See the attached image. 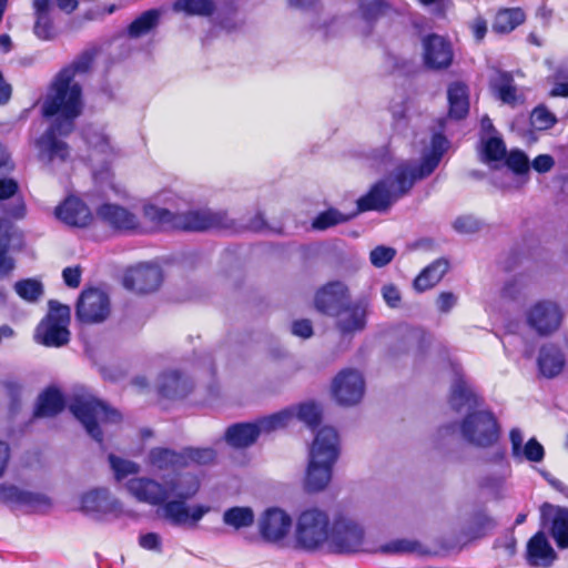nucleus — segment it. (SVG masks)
I'll list each match as a JSON object with an SVG mask.
<instances>
[{
    "label": "nucleus",
    "instance_id": "obj_1",
    "mask_svg": "<svg viewBox=\"0 0 568 568\" xmlns=\"http://www.w3.org/2000/svg\"><path fill=\"white\" fill-rule=\"evenodd\" d=\"M128 490L136 500L151 506H161L164 517L175 526L187 523L195 525L210 507L195 505L192 508L187 501L194 498L201 488L200 477L192 471L182 469L163 477V481L148 477L132 478L126 484Z\"/></svg>",
    "mask_w": 568,
    "mask_h": 568
},
{
    "label": "nucleus",
    "instance_id": "obj_2",
    "mask_svg": "<svg viewBox=\"0 0 568 568\" xmlns=\"http://www.w3.org/2000/svg\"><path fill=\"white\" fill-rule=\"evenodd\" d=\"M143 216L158 231L209 232L233 230L235 224L226 211L196 209L174 213L154 204L143 206Z\"/></svg>",
    "mask_w": 568,
    "mask_h": 568
},
{
    "label": "nucleus",
    "instance_id": "obj_3",
    "mask_svg": "<svg viewBox=\"0 0 568 568\" xmlns=\"http://www.w3.org/2000/svg\"><path fill=\"white\" fill-rule=\"evenodd\" d=\"M339 457V436L331 426L321 427L310 447L308 464L304 476V489L308 493L324 490Z\"/></svg>",
    "mask_w": 568,
    "mask_h": 568
},
{
    "label": "nucleus",
    "instance_id": "obj_4",
    "mask_svg": "<svg viewBox=\"0 0 568 568\" xmlns=\"http://www.w3.org/2000/svg\"><path fill=\"white\" fill-rule=\"evenodd\" d=\"M84 110L82 85L55 74L41 102V115L51 123L75 128Z\"/></svg>",
    "mask_w": 568,
    "mask_h": 568
},
{
    "label": "nucleus",
    "instance_id": "obj_5",
    "mask_svg": "<svg viewBox=\"0 0 568 568\" xmlns=\"http://www.w3.org/2000/svg\"><path fill=\"white\" fill-rule=\"evenodd\" d=\"M69 410L81 423L87 434L100 445L103 444L104 435L98 419L103 424L122 422V415L118 409L90 394L74 395L69 404Z\"/></svg>",
    "mask_w": 568,
    "mask_h": 568
},
{
    "label": "nucleus",
    "instance_id": "obj_6",
    "mask_svg": "<svg viewBox=\"0 0 568 568\" xmlns=\"http://www.w3.org/2000/svg\"><path fill=\"white\" fill-rule=\"evenodd\" d=\"M331 530L328 514L317 507H308L296 518L295 546L307 552L317 551L329 540Z\"/></svg>",
    "mask_w": 568,
    "mask_h": 568
},
{
    "label": "nucleus",
    "instance_id": "obj_7",
    "mask_svg": "<svg viewBox=\"0 0 568 568\" xmlns=\"http://www.w3.org/2000/svg\"><path fill=\"white\" fill-rule=\"evenodd\" d=\"M463 437L471 445L489 448L498 443L501 426L490 409L469 410L459 424Z\"/></svg>",
    "mask_w": 568,
    "mask_h": 568
},
{
    "label": "nucleus",
    "instance_id": "obj_8",
    "mask_svg": "<svg viewBox=\"0 0 568 568\" xmlns=\"http://www.w3.org/2000/svg\"><path fill=\"white\" fill-rule=\"evenodd\" d=\"M70 307L58 301L49 302V312L37 326L36 336L47 347H61L69 343Z\"/></svg>",
    "mask_w": 568,
    "mask_h": 568
},
{
    "label": "nucleus",
    "instance_id": "obj_9",
    "mask_svg": "<svg viewBox=\"0 0 568 568\" xmlns=\"http://www.w3.org/2000/svg\"><path fill=\"white\" fill-rule=\"evenodd\" d=\"M110 315L109 296L97 287L83 290L75 305V317L82 324L102 323Z\"/></svg>",
    "mask_w": 568,
    "mask_h": 568
},
{
    "label": "nucleus",
    "instance_id": "obj_10",
    "mask_svg": "<svg viewBox=\"0 0 568 568\" xmlns=\"http://www.w3.org/2000/svg\"><path fill=\"white\" fill-rule=\"evenodd\" d=\"M74 130L73 126L50 122L37 140L36 144L39 152L50 162L54 160L65 162L70 156V146L63 139L68 138Z\"/></svg>",
    "mask_w": 568,
    "mask_h": 568
},
{
    "label": "nucleus",
    "instance_id": "obj_11",
    "mask_svg": "<svg viewBox=\"0 0 568 568\" xmlns=\"http://www.w3.org/2000/svg\"><path fill=\"white\" fill-rule=\"evenodd\" d=\"M365 382L359 372L353 368L342 369L333 379L332 395L344 406H353L364 396Z\"/></svg>",
    "mask_w": 568,
    "mask_h": 568
},
{
    "label": "nucleus",
    "instance_id": "obj_12",
    "mask_svg": "<svg viewBox=\"0 0 568 568\" xmlns=\"http://www.w3.org/2000/svg\"><path fill=\"white\" fill-rule=\"evenodd\" d=\"M162 270L154 264L140 263L129 267L123 275V286L136 294L155 292L162 284Z\"/></svg>",
    "mask_w": 568,
    "mask_h": 568
},
{
    "label": "nucleus",
    "instance_id": "obj_13",
    "mask_svg": "<svg viewBox=\"0 0 568 568\" xmlns=\"http://www.w3.org/2000/svg\"><path fill=\"white\" fill-rule=\"evenodd\" d=\"M527 324L540 336L556 332L562 322V312L558 304L550 301H539L527 312Z\"/></svg>",
    "mask_w": 568,
    "mask_h": 568
},
{
    "label": "nucleus",
    "instance_id": "obj_14",
    "mask_svg": "<svg viewBox=\"0 0 568 568\" xmlns=\"http://www.w3.org/2000/svg\"><path fill=\"white\" fill-rule=\"evenodd\" d=\"M349 301V290L341 281H332L320 287L314 297L315 308L328 316H341Z\"/></svg>",
    "mask_w": 568,
    "mask_h": 568
},
{
    "label": "nucleus",
    "instance_id": "obj_15",
    "mask_svg": "<svg viewBox=\"0 0 568 568\" xmlns=\"http://www.w3.org/2000/svg\"><path fill=\"white\" fill-rule=\"evenodd\" d=\"M454 60L452 43L436 33L427 34L423 39V61L429 70L448 69Z\"/></svg>",
    "mask_w": 568,
    "mask_h": 568
},
{
    "label": "nucleus",
    "instance_id": "obj_16",
    "mask_svg": "<svg viewBox=\"0 0 568 568\" xmlns=\"http://www.w3.org/2000/svg\"><path fill=\"white\" fill-rule=\"evenodd\" d=\"M329 538L336 552H356L363 546L364 530L351 520L337 519L332 525Z\"/></svg>",
    "mask_w": 568,
    "mask_h": 568
},
{
    "label": "nucleus",
    "instance_id": "obj_17",
    "mask_svg": "<svg viewBox=\"0 0 568 568\" xmlns=\"http://www.w3.org/2000/svg\"><path fill=\"white\" fill-rule=\"evenodd\" d=\"M97 215L102 223L116 232L129 233L142 230L138 216L119 204L103 203L97 209Z\"/></svg>",
    "mask_w": 568,
    "mask_h": 568
},
{
    "label": "nucleus",
    "instance_id": "obj_18",
    "mask_svg": "<svg viewBox=\"0 0 568 568\" xmlns=\"http://www.w3.org/2000/svg\"><path fill=\"white\" fill-rule=\"evenodd\" d=\"M292 527L291 516L281 508L266 509L258 523L261 537L268 542H278L290 532Z\"/></svg>",
    "mask_w": 568,
    "mask_h": 568
},
{
    "label": "nucleus",
    "instance_id": "obj_19",
    "mask_svg": "<svg viewBox=\"0 0 568 568\" xmlns=\"http://www.w3.org/2000/svg\"><path fill=\"white\" fill-rule=\"evenodd\" d=\"M0 203H3L1 211L8 220L20 221L26 217L27 204L17 180L0 179Z\"/></svg>",
    "mask_w": 568,
    "mask_h": 568
},
{
    "label": "nucleus",
    "instance_id": "obj_20",
    "mask_svg": "<svg viewBox=\"0 0 568 568\" xmlns=\"http://www.w3.org/2000/svg\"><path fill=\"white\" fill-rule=\"evenodd\" d=\"M58 220L72 227H88L93 222L89 206L79 197L67 196L54 210Z\"/></svg>",
    "mask_w": 568,
    "mask_h": 568
},
{
    "label": "nucleus",
    "instance_id": "obj_21",
    "mask_svg": "<svg viewBox=\"0 0 568 568\" xmlns=\"http://www.w3.org/2000/svg\"><path fill=\"white\" fill-rule=\"evenodd\" d=\"M194 388L192 379L180 369H168L160 374L158 393L168 399H183Z\"/></svg>",
    "mask_w": 568,
    "mask_h": 568
},
{
    "label": "nucleus",
    "instance_id": "obj_22",
    "mask_svg": "<svg viewBox=\"0 0 568 568\" xmlns=\"http://www.w3.org/2000/svg\"><path fill=\"white\" fill-rule=\"evenodd\" d=\"M394 202H396V195L385 180H379L356 201L357 206L354 213L357 215L369 211L385 212Z\"/></svg>",
    "mask_w": 568,
    "mask_h": 568
},
{
    "label": "nucleus",
    "instance_id": "obj_23",
    "mask_svg": "<svg viewBox=\"0 0 568 568\" xmlns=\"http://www.w3.org/2000/svg\"><path fill=\"white\" fill-rule=\"evenodd\" d=\"M81 510L101 517L109 514L119 515L122 508L120 501L114 499L108 489L94 488L82 495Z\"/></svg>",
    "mask_w": 568,
    "mask_h": 568
},
{
    "label": "nucleus",
    "instance_id": "obj_24",
    "mask_svg": "<svg viewBox=\"0 0 568 568\" xmlns=\"http://www.w3.org/2000/svg\"><path fill=\"white\" fill-rule=\"evenodd\" d=\"M557 554L548 541L544 531L534 534L526 547V559L531 567H550Z\"/></svg>",
    "mask_w": 568,
    "mask_h": 568
},
{
    "label": "nucleus",
    "instance_id": "obj_25",
    "mask_svg": "<svg viewBox=\"0 0 568 568\" xmlns=\"http://www.w3.org/2000/svg\"><path fill=\"white\" fill-rule=\"evenodd\" d=\"M367 304L363 301H348L343 307V314L335 316L336 327L342 335H351L361 332L366 326Z\"/></svg>",
    "mask_w": 568,
    "mask_h": 568
},
{
    "label": "nucleus",
    "instance_id": "obj_26",
    "mask_svg": "<svg viewBox=\"0 0 568 568\" xmlns=\"http://www.w3.org/2000/svg\"><path fill=\"white\" fill-rule=\"evenodd\" d=\"M100 53L101 48L97 44H91L83 49L69 64L60 69L57 74L70 82H75L77 75L89 74L93 70Z\"/></svg>",
    "mask_w": 568,
    "mask_h": 568
},
{
    "label": "nucleus",
    "instance_id": "obj_27",
    "mask_svg": "<svg viewBox=\"0 0 568 568\" xmlns=\"http://www.w3.org/2000/svg\"><path fill=\"white\" fill-rule=\"evenodd\" d=\"M261 435V427L256 423H234L224 433L226 444L236 449H243L256 443Z\"/></svg>",
    "mask_w": 568,
    "mask_h": 568
},
{
    "label": "nucleus",
    "instance_id": "obj_28",
    "mask_svg": "<svg viewBox=\"0 0 568 568\" xmlns=\"http://www.w3.org/2000/svg\"><path fill=\"white\" fill-rule=\"evenodd\" d=\"M148 463L151 468L160 473L172 471L173 474L184 468L182 450L176 452L166 447L151 448Z\"/></svg>",
    "mask_w": 568,
    "mask_h": 568
},
{
    "label": "nucleus",
    "instance_id": "obj_29",
    "mask_svg": "<svg viewBox=\"0 0 568 568\" xmlns=\"http://www.w3.org/2000/svg\"><path fill=\"white\" fill-rule=\"evenodd\" d=\"M448 115L455 120H463L469 113V90L466 83L455 81L447 89Z\"/></svg>",
    "mask_w": 568,
    "mask_h": 568
},
{
    "label": "nucleus",
    "instance_id": "obj_30",
    "mask_svg": "<svg viewBox=\"0 0 568 568\" xmlns=\"http://www.w3.org/2000/svg\"><path fill=\"white\" fill-rule=\"evenodd\" d=\"M65 408L63 394L55 387L45 388L37 399L34 418L54 417Z\"/></svg>",
    "mask_w": 568,
    "mask_h": 568
},
{
    "label": "nucleus",
    "instance_id": "obj_31",
    "mask_svg": "<svg viewBox=\"0 0 568 568\" xmlns=\"http://www.w3.org/2000/svg\"><path fill=\"white\" fill-rule=\"evenodd\" d=\"M449 268L448 260L440 257L427 265L414 280L413 287L423 293L440 282Z\"/></svg>",
    "mask_w": 568,
    "mask_h": 568
},
{
    "label": "nucleus",
    "instance_id": "obj_32",
    "mask_svg": "<svg viewBox=\"0 0 568 568\" xmlns=\"http://www.w3.org/2000/svg\"><path fill=\"white\" fill-rule=\"evenodd\" d=\"M537 364L542 376L552 378L561 373L565 366V357L556 345H544L539 351Z\"/></svg>",
    "mask_w": 568,
    "mask_h": 568
},
{
    "label": "nucleus",
    "instance_id": "obj_33",
    "mask_svg": "<svg viewBox=\"0 0 568 568\" xmlns=\"http://www.w3.org/2000/svg\"><path fill=\"white\" fill-rule=\"evenodd\" d=\"M449 402L455 410L460 412L465 406H468L470 410L476 409L481 406L484 399L473 390L464 378H458L452 387Z\"/></svg>",
    "mask_w": 568,
    "mask_h": 568
},
{
    "label": "nucleus",
    "instance_id": "obj_34",
    "mask_svg": "<svg viewBox=\"0 0 568 568\" xmlns=\"http://www.w3.org/2000/svg\"><path fill=\"white\" fill-rule=\"evenodd\" d=\"M526 20L525 11L519 8H501L493 20L491 29L497 34H508Z\"/></svg>",
    "mask_w": 568,
    "mask_h": 568
},
{
    "label": "nucleus",
    "instance_id": "obj_35",
    "mask_svg": "<svg viewBox=\"0 0 568 568\" xmlns=\"http://www.w3.org/2000/svg\"><path fill=\"white\" fill-rule=\"evenodd\" d=\"M161 11L159 9H149L138 16L125 30L130 39H139L155 30L160 24Z\"/></svg>",
    "mask_w": 568,
    "mask_h": 568
},
{
    "label": "nucleus",
    "instance_id": "obj_36",
    "mask_svg": "<svg viewBox=\"0 0 568 568\" xmlns=\"http://www.w3.org/2000/svg\"><path fill=\"white\" fill-rule=\"evenodd\" d=\"M496 525V520L485 509H478L471 514L464 534L471 540L480 539L491 532Z\"/></svg>",
    "mask_w": 568,
    "mask_h": 568
},
{
    "label": "nucleus",
    "instance_id": "obj_37",
    "mask_svg": "<svg viewBox=\"0 0 568 568\" xmlns=\"http://www.w3.org/2000/svg\"><path fill=\"white\" fill-rule=\"evenodd\" d=\"M392 10V4L386 0H359L358 2L361 18L369 28Z\"/></svg>",
    "mask_w": 568,
    "mask_h": 568
},
{
    "label": "nucleus",
    "instance_id": "obj_38",
    "mask_svg": "<svg viewBox=\"0 0 568 568\" xmlns=\"http://www.w3.org/2000/svg\"><path fill=\"white\" fill-rule=\"evenodd\" d=\"M549 535L559 549L568 548V508L556 509L550 521Z\"/></svg>",
    "mask_w": 568,
    "mask_h": 568
},
{
    "label": "nucleus",
    "instance_id": "obj_39",
    "mask_svg": "<svg viewBox=\"0 0 568 568\" xmlns=\"http://www.w3.org/2000/svg\"><path fill=\"white\" fill-rule=\"evenodd\" d=\"M356 213H343L336 207H328L320 212L312 221V229L315 231H325L336 225L346 223L354 219Z\"/></svg>",
    "mask_w": 568,
    "mask_h": 568
},
{
    "label": "nucleus",
    "instance_id": "obj_40",
    "mask_svg": "<svg viewBox=\"0 0 568 568\" xmlns=\"http://www.w3.org/2000/svg\"><path fill=\"white\" fill-rule=\"evenodd\" d=\"M254 511L248 506L230 507L223 513L224 525L232 527L235 530L251 527L254 524Z\"/></svg>",
    "mask_w": 568,
    "mask_h": 568
},
{
    "label": "nucleus",
    "instance_id": "obj_41",
    "mask_svg": "<svg viewBox=\"0 0 568 568\" xmlns=\"http://www.w3.org/2000/svg\"><path fill=\"white\" fill-rule=\"evenodd\" d=\"M173 9L186 16L211 17L216 10V4L213 0H175Z\"/></svg>",
    "mask_w": 568,
    "mask_h": 568
},
{
    "label": "nucleus",
    "instance_id": "obj_42",
    "mask_svg": "<svg viewBox=\"0 0 568 568\" xmlns=\"http://www.w3.org/2000/svg\"><path fill=\"white\" fill-rule=\"evenodd\" d=\"M183 466L187 467L190 464L205 466L213 464L216 459V450L212 447H185L182 449Z\"/></svg>",
    "mask_w": 568,
    "mask_h": 568
},
{
    "label": "nucleus",
    "instance_id": "obj_43",
    "mask_svg": "<svg viewBox=\"0 0 568 568\" xmlns=\"http://www.w3.org/2000/svg\"><path fill=\"white\" fill-rule=\"evenodd\" d=\"M0 499L18 505L32 506L40 501V496L14 486H0Z\"/></svg>",
    "mask_w": 568,
    "mask_h": 568
},
{
    "label": "nucleus",
    "instance_id": "obj_44",
    "mask_svg": "<svg viewBox=\"0 0 568 568\" xmlns=\"http://www.w3.org/2000/svg\"><path fill=\"white\" fill-rule=\"evenodd\" d=\"M530 125L532 130L546 131L554 128L558 120L545 104H538L530 112Z\"/></svg>",
    "mask_w": 568,
    "mask_h": 568
},
{
    "label": "nucleus",
    "instance_id": "obj_45",
    "mask_svg": "<svg viewBox=\"0 0 568 568\" xmlns=\"http://www.w3.org/2000/svg\"><path fill=\"white\" fill-rule=\"evenodd\" d=\"M497 97L507 104H515L517 101V89L514 85V78L508 72H500L498 82L494 85Z\"/></svg>",
    "mask_w": 568,
    "mask_h": 568
},
{
    "label": "nucleus",
    "instance_id": "obj_46",
    "mask_svg": "<svg viewBox=\"0 0 568 568\" xmlns=\"http://www.w3.org/2000/svg\"><path fill=\"white\" fill-rule=\"evenodd\" d=\"M294 415L288 410H281L258 419L256 423L261 427L262 433H271L277 429L285 428L293 419Z\"/></svg>",
    "mask_w": 568,
    "mask_h": 568
},
{
    "label": "nucleus",
    "instance_id": "obj_47",
    "mask_svg": "<svg viewBox=\"0 0 568 568\" xmlns=\"http://www.w3.org/2000/svg\"><path fill=\"white\" fill-rule=\"evenodd\" d=\"M14 290L22 300L28 302H36L43 294L41 282L34 278L18 281L14 285Z\"/></svg>",
    "mask_w": 568,
    "mask_h": 568
},
{
    "label": "nucleus",
    "instance_id": "obj_48",
    "mask_svg": "<svg viewBox=\"0 0 568 568\" xmlns=\"http://www.w3.org/2000/svg\"><path fill=\"white\" fill-rule=\"evenodd\" d=\"M33 33L42 41H51L57 37V29L51 14L34 16Z\"/></svg>",
    "mask_w": 568,
    "mask_h": 568
},
{
    "label": "nucleus",
    "instance_id": "obj_49",
    "mask_svg": "<svg viewBox=\"0 0 568 568\" xmlns=\"http://www.w3.org/2000/svg\"><path fill=\"white\" fill-rule=\"evenodd\" d=\"M394 181L397 184V191L394 192L396 201L406 195L416 181H419L412 168H399L395 175Z\"/></svg>",
    "mask_w": 568,
    "mask_h": 568
},
{
    "label": "nucleus",
    "instance_id": "obj_50",
    "mask_svg": "<svg viewBox=\"0 0 568 568\" xmlns=\"http://www.w3.org/2000/svg\"><path fill=\"white\" fill-rule=\"evenodd\" d=\"M109 463L118 481H121L130 475H135L140 470L139 465L134 462L123 459L114 454L109 455Z\"/></svg>",
    "mask_w": 568,
    "mask_h": 568
},
{
    "label": "nucleus",
    "instance_id": "obj_51",
    "mask_svg": "<svg viewBox=\"0 0 568 568\" xmlns=\"http://www.w3.org/2000/svg\"><path fill=\"white\" fill-rule=\"evenodd\" d=\"M483 154L486 161L497 162L505 159L507 149L504 140L499 136L488 138L483 148Z\"/></svg>",
    "mask_w": 568,
    "mask_h": 568
},
{
    "label": "nucleus",
    "instance_id": "obj_52",
    "mask_svg": "<svg viewBox=\"0 0 568 568\" xmlns=\"http://www.w3.org/2000/svg\"><path fill=\"white\" fill-rule=\"evenodd\" d=\"M504 160L507 168L517 175L526 174L529 171V159L527 154L519 149L511 150Z\"/></svg>",
    "mask_w": 568,
    "mask_h": 568
},
{
    "label": "nucleus",
    "instance_id": "obj_53",
    "mask_svg": "<svg viewBox=\"0 0 568 568\" xmlns=\"http://www.w3.org/2000/svg\"><path fill=\"white\" fill-rule=\"evenodd\" d=\"M297 417L311 428H317L322 422V413L316 404L305 403L298 406Z\"/></svg>",
    "mask_w": 568,
    "mask_h": 568
},
{
    "label": "nucleus",
    "instance_id": "obj_54",
    "mask_svg": "<svg viewBox=\"0 0 568 568\" xmlns=\"http://www.w3.org/2000/svg\"><path fill=\"white\" fill-rule=\"evenodd\" d=\"M396 255V250L390 246L378 245L369 253V261L375 267H384L389 264Z\"/></svg>",
    "mask_w": 568,
    "mask_h": 568
},
{
    "label": "nucleus",
    "instance_id": "obj_55",
    "mask_svg": "<svg viewBox=\"0 0 568 568\" xmlns=\"http://www.w3.org/2000/svg\"><path fill=\"white\" fill-rule=\"evenodd\" d=\"M440 159L427 154L423 158L419 165L412 168L418 180L426 179L429 176L436 168L439 165Z\"/></svg>",
    "mask_w": 568,
    "mask_h": 568
},
{
    "label": "nucleus",
    "instance_id": "obj_56",
    "mask_svg": "<svg viewBox=\"0 0 568 568\" xmlns=\"http://www.w3.org/2000/svg\"><path fill=\"white\" fill-rule=\"evenodd\" d=\"M521 455L529 462L539 463L544 459L545 449L536 438H530L523 448Z\"/></svg>",
    "mask_w": 568,
    "mask_h": 568
},
{
    "label": "nucleus",
    "instance_id": "obj_57",
    "mask_svg": "<svg viewBox=\"0 0 568 568\" xmlns=\"http://www.w3.org/2000/svg\"><path fill=\"white\" fill-rule=\"evenodd\" d=\"M453 226L458 233H475L480 229V223L471 216L463 215L454 221Z\"/></svg>",
    "mask_w": 568,
    "mask_h": 568
},
{
    "label": "nucleus",
    "instance_id": "obj_58",
    "mask_svg": "<svg viewBox=\"0 0 568 568\" xmlns=\"http://www.w3.org/2000/svg\"><path fill=\"white\" fill-rule=\"evenodd\" d=\"M382 296L387 306L390 308H397L402 303L400 292L397 286L392 283L385 284L382 287Z\"/></svg>",
    "mask_w": 568,
    "mask_h": 568
},
{
    "label": "nucleus",
    "instance_id": "obj_59",
    "mask_svg": "<svg viewBox=\"0 0 568 568\" xmlns=\"http://www.w3.org/2000/svg\"><path fill=\"white\" fill-rule=\"evenodd\" d=\"M419 547L417 541H412L407 539H397L385 546V549L393 554H405V552H414Z\"/></svg>",
    "mask_w": 568,
    "mask_h": 568
},
{
    "label": "nucleus",
    "instance_id": "obj_60",
    "mask_svg": "<svg viewBox=\"0 0 568 568\" xmlns=\"http://www.w3.org/2000/svg\"><path fill=\"white\" fill-rule=\"evenodd\" d=\"M82 270L80 265L68 266L62 271L64 284L70 288H78L81 284Z\"/></svg>",
    "mask_w": 568,
    "mask_h": 568
},
{
    "label": "nucleus",
    "instance_id": "obj_61",
    "mask_svg": "<svg viewBox=\"0 0 568 568\" xmlns=\"http://www.w3.org/2000/svg\"><path fill=\"white\" fill-rule=\"evenodd\" d=\"M9 237L6 242H0V276L8 275L14 268V261L8 255Z\"/></svg>",
    "mask_w": 568,
    "mask_h": 568
},
{
    "label": "nucleus",
    "instance_id": "obj_62",
    "mask_svg": "<svg viewBox=\"0 0 568 568\" xmlns=\"http://www.w3.org/2000/svg\"><path fill=\"white\" fill-rule=\"evenodd\" d=\"M292 334L301 338H310L314 334L313 324L307 318L296 320L292 323Z\"/></svg>",
    "mask_w": 568,
    "mask_h": 568
},
{
    "label": "nucleus",
    "instance_id": "obj_63",
    "mask_svg": "<svg viewBox=\"0 0 568 568\" xmlns=\"http://www.w3.org/2000/svg\"><path fill=\"white\" fill-rule=\"evenodd\" d=\"M448 145V140L443 133H434L430 140V155L442 160Z\"/></svg>",
    "mask_w": 568,
    "mask_h": 568
},
{
    "label": "nucleus",
    "instance_id": "obj_64",
    "mask_svg": "<svg viewBox=\"0 0 568 568\" xmlns=\"http://www.w3.org/2000/svg\"><path fill=\"white\" fill-rule=\"evenodd\" d=\"M555 165V160L549 154H539L537 155L532 162L531 166L538 173L549 172Z\"/></svg>",
    "mask_w": 568,
    "mask_h": 568
}]
</instances>
